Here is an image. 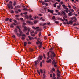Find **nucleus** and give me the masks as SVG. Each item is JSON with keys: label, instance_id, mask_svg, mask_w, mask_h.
<instances>
[{"label": "nucleus", "instance_id": "obj_1", "mask_svg": "<svg viewBox=\"0 0 79 79\" xmlns=\"http://www.w3.org/2000/svg\"><path fill=\"white\" fill-rule=\"evenodd\" d=\"M43 57V56H42V55H41L40 56H39L37 61H35V66H36L37 64L39 63V61H40V60H42V58Z\"/></svg>", "mask_w": 79, "mask_h": 79}, {"label": "nucleus", "instance_id": "obj_2", "mask_svg": "<svg viewBox=\"0 0 79 79\" xmlns=\"http://www.w3.org/2000/svg\"><path fill=\"white\" fill-rule=\"evenodd\" d=\"M25 18H26L27 19H30V20H34L33 18H32V17L31 15L27 16L25 15Z\"/></svg>", "mask_w": 79, "mask_h": 79}, {"label": "nucleus", "instance_id": "obj_3", "mask_svg": "<svg viewBox=\"0 0 79 79\" xmlns=\"http://www.w3.org/2000/svg\"><path fill=\"white\" fill-rule=\"evenodd\" d=\"M53 54H51L50 55V58H51V59H52V60H53V59L54 58V57H55L56 55L55 54H54L53 55Z\"/></svg>", "mask_w": 79, "mask_h": 79}, {"label": "nucleus", "instance_id": "obj_4", "mask_svg": "<svg viewBox=\"0 0 79 79\" xmlns=\"http://www.w3.org/2000/svg\"><path fill=\"white\" fill-rule=\"evenodd\" d=\"M23 27L24 28V29L23 30V32H26L27 31V27L25 26H23Z\"/></svg>", "mask_w": 79, "mask_h": 79}, {"label": "nucleus", "instance_id": "obj_5", "mask_svg": "<svg viewBox=\"0 0 79 79\" xmlns=\"http://www.w3.org/2000/svg\"><path fill=\"white\" fill-rule=\"evenodd\" d=\"M7 6H8V8L9 9H10V7H11V9H13V6H12V4H8Z\"/></svg>", "mask_w": 79, "mask_h": 79}, {"label": "nucleus", "instance_id": "obj_6", "mask_svg": "<svg viewBox=\"0 0 79 79\" xmlns=\"http://www.w3.org/2000/svg\"><path fill=\"white\" fill-rule=\"evenodd\" d=\"M69 23L67 22V24L72 25V24H73V23H74V22L72 20L69 21Z\"/></svg>", "mask_w": 79, "mask_h": 79}, {"label": "nucleus", "instance_id": "obj_7", "mask_svg": "<svg viewBox=\"0 0 79 79\" xmlns=\"http://www.w3.org/2000/svg\"><path fill=\"white\" fill-rule=\"evenodd\" d=\"M19 32L20 33L19 35V36H21L23 34V33L22 31H21V30H20L19 31Z\"/></svg>", "mask_w": 79, "mask_h": 79}, {"label": "nucleus", "instance_id": "obj_8", "mask_svg": "<svg viewBox=\"0 0 79 79\" xmlns=\"http://www.w3.org/2000/svg\"><path fill=\"white\" fill-rule=\"evenodd\" d=\"M48 12L50 13H53V10H50L49 9H48Z\"/></svg>", "mask_w": 79, "mask_h": 79}, {"label": "nucleus", "instance_id": "obj_9", "mask_svg": "<svg viewBox=\"0 0 79 79\" xmlns=\"http://www.w3.org/2000/svg\"><path fill=\"white\" fill-rule=\"evenodd\" d=\"M72 15H73V13L72 12H70L68 13V15L69 16H72Z\"/></svg>", "mask_w": 79, "mask_h": 79}, {"label": "nucleus", "instance_id": "obj_10", "mask_svg": "<svg viewBox=\"0 0 79 79\" xmlns=\"http://www.w3.org/2000/svg\"><path fill=\"white\" fill-rule=\"evenodd\" d=\"M56 64V63L55 62V60H53L52 62V64L53 65L54 64V65H55Z\"/></svg>", "mask_w": 79, "mask_h": 79}, {"label": "nucleus", "instance_id": "obj_11", "mask_svg": "<svg viewBox=\"0 0 79 79\" xmlns=\"http://www.w3.org/2000/svg\"><path fill=\"white\" fill-rule=\"evenodd\" d=\"M57 8L60 10H61V5L59 4V6H57Z\"/></svg>", "mask_w": 79, "mask_h": 79}, {"label": "nucleus", "instance_id": "obj_12", "mask_svg": "<svg viewBox=\"0 0 79 79\" xmlns=\"http://www.w3.org/2000/svg\"><path fill=\"white\" fill-rule=\"evenodd\" d=\"M62 6L63 7L64 9H65L67 8V6L65 5V4H63L62 5Z\"/></svg>", "mask_w": 79, "mask_h": 79}, {"label": "nucleus", "instance_id": "obj_13", "mask_svg": "<svg viewBox=\"0 0 79 79\" xmlns=\"http://www.w3.org/2000/svg\"><path fill=\"white\" fill-rule=\"evenodd\" d=\"M46 62L47 63H52V60H51V59H50L49 60H47Z\"/></svg>", "mask_w": 79, "mask_h": 79}, {"label": "nucleus", "instance_id": "obj_14", "mask_svg": "<svg viewBox=\"0 0 79 79\" xmlns=\"http://www.w3.org/2000/svg\"><path fill=\"white\" fill-rule=\"evenodd\" d=\"M62 15H66V13H65V12L64 11H63L62 12Z\"/></svg>", "mask_w": 79, "mask_h": 79}, {"label": "nucleus", "instance_id": "obj_15", "mask_svg": "<svg viewBox=\"0 0 79 79\" xmlns=\"http://www.w3.org/2000/svg\"><path fill=\"white\" fill-rule=\"evenodd\" d=\"M21 7V6H16V8H20Z\"/></svg>", "mask_w": 79, "mask_h": 79}, {"label": "nucleus", "instance_id": "obj_16", "mask_svg": "<svg viewBox=\"0 0 79 79\" xmlns=\"http://www.w3.org/2000/svg\"><path fill=\"white\" fill-rule=\"evenodd\" d=\"M14 32L16 34L18 32V30L16 29H15L14 30Z\"/></svg>", "mask_w": 79, "mask_h": 79}, {"label": "nucleus", "instance_id": "obj_17", "mask_svg": "<svg viewBox=\"0 0 79 79\" xmlns=\"http://www.w3.org/2000/svg\"><path fill=\"white\" fill-rule=\"evenodd\" d=\"M57 77H61V75H60V73H57Z\"/></svg>", "mask_w": 79, "mask_h": 79}, {"label": "nucleus", "instance_id": "obj_18", "mask_svg": "<svg viewBox=\"0 0 79 79\" xmlns=\"http://www.w3.org/2000/svg\"><path fill=\"white\" fill-rule=\"evenodd\" d=\"M40 71L41 73V74H43V70H42V69H40Z\"/></svg>", "mask_w": 79, "mask_h": 79}, {"label": "nucleus", "instance_id": "obj_19", "mask_svg": "<svg viewBox=\"0 0 79 79\" xmlns=\"http://www.w3.org/2000/svg\"><path fill=\"white\" fill-rule=\"evenodd\" d=\"M27 22L28 24H31L32 23V22L31 21H27Z\"/></svg>", "mask_w": 79, "mask_h": 79}, {"label": "nucleus", "instance_id": "obj_20", "mask_svg": "<svg viewBox=\"0 0 79 79\" xmlns=\"http://www.w3.org/2000/svg\"><path fill=\"white\" fill-rule=\"evenodd\" d=\"M51 54L52 55H54V54H55L54 51H52L51 52Z\"/></svg>", "mask_w": 79, "mask_h": 79}, {"label": "nucleus", "instance_id": "obj_21", "mask_svg": "<svg viewBox=\"0 0 79 79\" xmlns=\"http://www.w3.org/2000/svg\"><path fill=\"white\" fill-rule=\"evenodd\" d=\"M31 36H32L33 37H35V34H33L31 33Z\"/></svg>", "mask_w": 79, "mask_h": 79}, {"label": "nucleus", "instance_id": "obj_22", "mask_svg": "<svg viewBox=\"0 0 79 79\" xmlns=\"http://www.w3.org/2000/svg\"><path fill=\"white\" fill-rule=\"evenodd\" d=\"M10 27H11V28H13V27H14V26H13V24H11L10 26Z\"/></svg>", "mask_w": 79, "mask_h": 79}, {"label": "nucleus", "instance_id": "obj_23", "mask_svg": "<svg viewBox=\"0 0 79 79\" xmlns=\"http://www.w3.org/2000/svg\"><path fill=\"white\" fill-rule=\"evenodd\" d=\"M28 38L30 40H32V38L31 37V36H28Z\"/></svg>", "mask_w": 79, "mask_h": 79}, {"label": "nucleus", "instance_id": "obj_24", "mask_svg": "<svg viewBox=\"0 0 79 79\" xmlns=\"http://www.w3.org/2000/svg\"><path fill=\"white\" fill-rule=\"evenodd\" d=\"M21 39L23 40H24V39H25V37H24L23 36H22L21 37Z\"/></svg>", "mask_w": 79, "mask_h": 79}, {"label": "nucleus", "instance_id": "obj_25", "mask_svg": "<svg viewBox=\"0 0 79 79\" xmlns=\"http://www.w3.org/2000/svg\"><path fill=\"white\" fill-rule=\"evenodd\" d=\"M23 10H24V11H28V9L26 8L23 9Z\"/></svg>", "mask_w": 79, "mask_h": 79}, {"label": "nucleus", "instance_id": "obj_26", "mask_svg": "<svg viewBox=\"0 0 79 79\" xmlns=\"http://www.w3.org/2000/svg\"><path fill=\"white\" fill-rule=\"evenodd\" d=\"M43 56L44 58H46V57H45V54H43Z\"/></svg>", "mask_w": 79, "mask_h": 79}, {"label": "nucleus", "instance_id": "obj_27", "mask_svg": "<svg viewBox=\"0 0 79 79\" xmlns=\"http://www.w3.org/2000/svg\"><path fill=\"white\" fill-rule=\"evenodd\" d=\"M55 23L56 24H59L60 23V22H58V21H55Z\"/></svg>", "mask_w": 79, "mask_h": 79}, {"label": "nucleus", "instance_id": "obj_28", "mask_svg": "<svg viewBox=\"0 0 79 79\" xmlns=\"http://www.w3.org/2000/svg\"><path fill=\"white\" fill-rule=\"evenodd\" d=\"M37 71L38 72V73L39 74V75H40V72L39 70H37Z\"/></svg>", "mask_w": 79, "mask_h": 79}, {"label": "nucleus", "instance_id": "obj_29", "mask_svg": "<svg viewBox=\"0 0 79 79\" xmlns=\"http://www.w3.org/2000/svg\"><path fill=\"white\" fill-rule=\"evenodd\" d=\"M37 71L38 72V73L39 74V75H40V72L39 70H37Z\"/></svg>", "mask_w": 79, "mask_h": 79}, {"label": "nucleus", "instance_id": "obj_30", "mask_svg": "<svg viewBox=\"0 0 79 79\" xmlns=\"http://www.w3.org/2000/svg\"><path fill=\"white\" fill-rule=\"evenodd\" d=\"M21 36H22L23 37H26V35H25V34H22L21 35Z\"/></svg>", "mask_w": 79, "mask_h": 79}, {"label": "nucleus", "instance_id": "obj_31", "mask_svg": "<svg viewBox=\"0 0 79 79\" xmlns=\"http://www.w3.org/2000/svg\"><path fill=\"white\" fill-rule=\"evenodd\" d=\"M63 19H64V21H68L67 19H65L64 17H63Z\"/></svg>", "mask_w": 79, "mask_h": 79}, {"label": "nucleus", "instance_id": "obj_32", "mask_svg": "<svg viewBox=\"0 0 79 79\" xmlns=\"http://www.w3.org/2000/svg\"><path fill=\"white\" fill-rule=\"evenodd\" d=\"M46 25H47V23H44V24L42 25V26H45Z\"/></svg>", "mask_w": 79, "mask_h": 79}, {"label": "nucleus", "instance_id": "obj_33", "mask_svg": "<svg viewBox=\"0 0 79 79\" xmlns=\"http://www.w3.org/2000/svg\"><path fill=\"white\" fill-rule=\"evenodd\" d=\"M8 20H9V18H7L6 19H5V21H8Z\"/></svg>", "mask_w": 79, "mask_h": 79}, {"label": "nucleus", "instance_id": "obj_34", "mask_svg": "<svg viewBox=\"0 0 79 79\" xmlns=\"http://www.w3.org/2000/svg\"><path fill=\"white\" fill-rule=\"evenodd\" d=\"M38 35L39 37H40V36L41 35V32H40L39 33Z\"/></svg>", "mask_w": 79, "mask_h": 79}, {"label": "nucleus", "instance_id": "obj_35", "mask_svg": "<svg viewBox=\"0 0 79 79\" xmlns=\"http://www.w3.org/2000/svg\"><path fill=\"white\" fill-rule=\"evenodd\" d=\"M43 76L44 77H43V79H45V76H46L45 74H43Z\"/></svg>", "mask_w": 79, "mask_h": 79}, {"label": "nucleus", "instance_id": "obj_36", "mask_svg": "<svg viewBox=\"0 0 79 79\" xmlns=\"http://www.w3.org/2000/svg\"><path fill=\"white\" fill-rule=\"evenodd\" d=\"M16 4V2L15 1H14V2L13 4L14 6Z\"/></svg>", "mask_w": 79, "mask_h": 79}, {"label": "nucleus", "instance_id": "obj_37", "mask_svg": "<svg viewBox=\"0 0 79 79\" xmlns=\"http://www.w3.org/2000/svg\"><path fill=\"white\" fill-rule=\"evenodd\" d=\"M15 17L16 18H18L19 17V16L18 15H15Z\"/></svg>", "mask_w": 79, "mask_h": 79}, {"label": "nucleus", "instance_id": "obj_38", "mask_svg": "<svg viewBox=\"0 0 79 79\" xmlns=\"http://www.w3.org/2000/svg\"><path fill=\"white\" fill-rule=\"evenodd\" d=\"M34 23H35V24H37V21L36 20H34Z\"/></svg>", "mask_w": 79, "mask_h": 79}, {"label": "nucleus", "instance_id": "obj_39", "mask_svg": "<svg viewBox=\"0 0 79 79\" xmlns=\"http://www.w3.org/2000/svg\"><path fill=\"white\" fill-rule=\"evenodd\" d=\"M40 66L41 67H42V62H41L40 63Z\"/></svg>", "mask_w": 79, "mask_h": 79}, {"label": "nucleus", "instance_id": "obj_40", "mask_svg": "<svg viewBox=\"0 0 79 79\" xmlns=\"http://www.w3.org/2000/svg\"><path fill=\"white\" fill-rule=\"evenodd\" d=\"M16 35H17V36H18V37H20L21 36H19V34H18V33H16Z\"/></svg>", "mask_w": 79, "mask_h": 79}, {"label": "nucleus", "instance_id": "obj_41", "mask_svg": "<svg viewBox=\"0 0 79 79\" xmlns=\"http://www.w3.org/2000/svg\"><path fill=\"white\" fill-rule=\"evenodd\" d=\"M50 52H48L47 53V56H50Z\"/></svg>", "mask_w": 79, "mask_h": 79}, {"label": "nucleus", "instance_id": "obj_42", "mask_svg": "<svg viewBox=\"0 0 79 79\" xmlns=\"http://www.w3.org/2000/svg\"><path fill=\"white\" fill-rule=\"evenodd\" d=\"M24 46H26L27 45V43L26 42H25L24 44Z\"/></svg>", "mask_w": 79, "mask_h": 79}, {"label": "nucleus", "instance_id": "obj_43", "mask_svg": "<svg viewBox=\"0 0 79 79\" xmlns=\"http://www.w3.org/2000/svg\"><path fill=\"white\" fill-rule=\"evenodd\" d=\"M42 31V29H39L37 30V31Z\"/></svg>", "mask_w": 79, "mask_h": 79}, {"label": "nucleus", "instance_id": "obj_44", "mask_svg": "<svg viewBox=\"0 0 79 79\" xmlns=\"http://www.w3.org/2000/svg\"><path fill=\"white\" fill-rule=\"evenodd\" d=\"M23 26H24L25 25H26V23H23Z\"/></svg>", "mask_w": 79, "mask_h": 79}, {"label": "nucleus", "instance_id": "obj_45", "mask_svg": "<svg viewBox=\"0 0 79 79\" xmlns=\"http://www.w3.org/2000/svg\"><path fill=\"white\" fill-rule=\"evenodd\" d=\"M42 45H39V48H42Z\"/></svg>", "mask_w": 79, "mask_h": 79}, {"label": "nucleus", "instance_id": "obj_46", "mask_svg": "<svg viewBox=\"0 0 79 79\" xmlns=\"http://www.w3.org/2000/svg\"><path fill=\"white\" fill-rule=\"evenodd\" d=\"M13 21L14 23H17V21L15 20H14Z\"/></svg>", "mask_w": 79, "mask_h": 79}, {"label": "nucleus", "instance_id": "obj_47", "mask_svg": "<svg viewBox=\"0 0 79 79\" xmlns=\"http://www.w3.org/2000/svg\"><path fill=\"white\" fill-rule=\"evenodd\" d=\"M60 20H61V21H63V22H64V20L63 19L61 18H60Z\"/></svg>", "mask_w": 79, "mask_h": 79}, {"label": "nucleus", "instance_id": "obj_48", "mask_svg": "<svg viewBox=\"0 0 79 79\" xmlns=\"http://www.w3.org/2000/svg\"><path fill=\"white\" fill-rule=\"evenodd\" d=\"M54 49V48H51L49 49L50 50H53Z\"/></svg>", "mask_w": 79, "mask_h": 79}, {"label": "nucleus", "instance_id": "obj_49", "mask_svg": "<svg viewBox=\"0 0 79 79\" xmlns=\"http://www.w3.org/2000/svg\"><path fill=\"white\" fill-rule=\"evenodd\" d=\"M68 7L69 8H71V6L69 5H68Z\"/></svg>", "mask_w": 79, "mask_h": 79}, {"label": "nucleus", "instance_id": "obj_50", "mask_svg": "<svg viewBox=\"0 0 79 79\" xmlns=\"http://www.w3.org/2000/svg\"><path fill=\"white\" fill-rule=\"evenodd\" d=\"M17 28H18L19 30H21V29L19 28V26H17L16 27Z\"/></svg>", "mask_w": 79, "mask_h": 79}, {"label": "nucleus", "instance_id": "obj_51", "mask_svg": "<svg viewBox=\"0 0 79 79\" xmlns=\"http://www.w3.org/2000/svg\"><path fill=\"white\" fill-rule=\"evenodd\" d=\"M27 30H28V32H30V28H28L27 29Z\"/></svg>", "mask_w": 79, "mask_h": 79}, {"label": "nucleus", "instance_id": "obj_52", "mask_svg": "<svg viewBox=\"0 0 79 79\" xmlns=\"http://www.w3.org/2000/svg\"><path fill=\"white\" fill-rule=\"evenodd\" d=\"M57 72H58V73H59L60 74H61V73H60V70H59V69H58L57 70Z\"/></svg>", "mask_w": 79, "mask_h": 79}, {"label": "nucleus", "instance_id": "obj_53", "mask_svg": "<svg viewBox=\"0 0 79 79\" xmlns=\"http://www.w3.org/2000/svg\"><path fill=\"white\" fill-rule=\"evenodd\" d=\"M23 14H24V15H27V12H24V13H23Z\"/></svg>", "mask_w": 79, "mask_h": 79}, {"label": "nucleus", "instance_id": "obj_54", "mask_svg": "<svg viewBox=\"0 0 79 79\" xmlns=\"http://www.w3.org/2000/svg\"><path fill=\"white\" fill-rule=\"evenodd\" d=\"M56 79H62V78L61 77H57Z\"/></svg>", "mask_w": 79, "mask_h": 79}, {"label": "nucleus", "instance_id": "obj_55", "mask_svg": "<svg viewBox=\"0 0 79 79\" xmlns=\"http://www.w3.org/2000/svg\"><path fill=\"white\" fill-rule=\"evenodd\" d=\"M58 15H60V12H58L57 13Z\"/></svg>", "mask_w": 79, "mask_h": 79}, {"label": "nucleus", "instance_id": "obj_56", "mask_svg": "<svg viewBox=\"0 0 79 79\" xmlns=\"http://www.w3.org/2000/svg\"><path fill=\"white\" fill-rule=\"evenodd\" d=\"M12 19H9V21L10 22H12Z\"/></svg>", "mask_w": 79, "mask_h": 79}, {"label": "nucleus", "instance_id": "obj_57", "mask_svg": "<svg viewBox=\"0 0 79 79\" xmlns=\"http://www.w3.org/2000/svg\"><path fill=\"white\" fill-rule=\"evenodd\" d=\"M55 74L54 73H53V77H55Z\"/></svg>", "mask_w": 79, "mask_h": 79}, {"label": "nucleus", "instance_id": "obj_58", "mask_svg": "<svg viewBox=\"0 0 79 79\" xmlns=\"http://www.w3.org/2000/svg\"><path fill=\"white\" fill-rule=\"evenodd\" d=\"M42 4H43V5H45V2H42Z\"/></svg>", "mask_w": 79, "mask_h": 79}, {"label": "nucleus", "instance_id": "obj_59", "mask_svg": "<svg viewBox=\"0 0 79 79\" xmlns=\"http://www.w3.org/2000/svg\"><path fill=\"white\" fill-rule=\"evenodd\" d=\"M55 19V17L53 16L52 17V19L54 20Z\"/></svg>", "mask_w": 79, "mask_h": 79}, {"label": "nucleus", "instance_id": "obj_60", "mask_svg": "<svg viewBox=\"0 0 79 79\" xmlns=\"http://www.w3.org/2000/svg\"><path fill=\"white\" fill-rule=\"evenodd\" d=\"M55 11L56 12H57V13H58V12H59L58 10H55Z\"/></svg>", "mask_w": 79, "mask_h": 79}, {"label": "nucleus", "instance_id": "obj_61", "mask_svg": "<svg viewBox=\"0 0 79 79\" xmlns=\"http://www.w3.org/2000/svg\"><path fill=\"white\" fill-rule=\"evenodd\" d=\"M10 12H11V13H14V12L13 10H11Z\"/></svg>", "mask_w": 79, "mask_h": 79}, {"label": "nucleus", "instance_id": "obj_62", "mask_svg": "<svg viewBox=\"0 0 79 79\" xmlns=\"http://www.w3.org/2000/svg\"><path fill=\"white\" fill-rule=\"evenodd\" d=\"M20 20H21V21H23V18H20Z\"/></svg>", "mask_w": 79, "mask_h": 79}, {"label": "nucleus", "instance_id": "obj_63", "mask_svg": "<svg viewBox=\"0 0 79 79\" xmlns=\"http://www.w3.org/2000/svg\"><path fill=\"white\" fill-rule=\"evenodd\" d=\"M33 51V49H30V52H32Z\"/></svg>", "mask_w": 79, "mask_h": 79}, {"label": "nucleus", "instance_id": "obj_64", "mask_svg": "<svg viewBox=\"0 0 79 79\" xmlns=\"http://www.w3.org/2000/svg\"><path fill=\"white\" fill-rule=\"evenodd\" d=\"M64 16L65 18H68L67 16H66V15H64Z\"/></svg>", "mask_w": 79, "mask_h": 79}]
</instances>
